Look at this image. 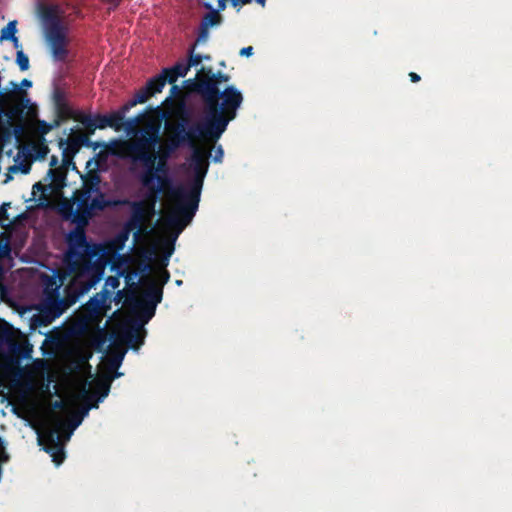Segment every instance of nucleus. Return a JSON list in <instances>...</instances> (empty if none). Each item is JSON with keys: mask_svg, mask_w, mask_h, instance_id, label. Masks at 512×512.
<instances>
[{"mask_svg": "<svg viewBox=\"0 0 512 512\" xmlns=\"http://www.w3.org/2000/svg\"><path fill=\"white\" fill-rule=\"evenodd\" d=\"M48 191H51V185L42 184L41 182H37L33 185V194L36 192H41L42 194H46Z\"/></svg>", "mask_w": 512, "mask_h": 512, "instance_id": "nucleus-49", "label": "nucleus"}, {"mask_svg": "<svg viewBox=\"0 0 512 512\" xmlns=\"http://www.w3.org/2000/svg\"><path fill=\"white\" fill-rule=\"evenodd\" d=\"M12 89L3 91V108L5 109V118L23 122L25 111L30 106V99L27 92L20 88L19 84L11 81Z\"/></svg>", "mask_w": 512, "mask_h": 512, "instance_id": "nucleus-10", "label": "nucleus"}, {"mask_svg": "<svg viewBox=\"0 0 512 512\" xmlns=\"http://www.w3.org/2000/svg\"><path fill=\"white\" fill-rule=\"evenodd\" d=\"M409 78H410L411 82H413V83H417L421 80V77L415 72H410Z\"/></svg>", "mask_w": 512, "mask_h": 512, "instance_id": "nucleus-57", "label": "nucleus"}, {"mask_svg": "<svg viewBox=\"0 0 512 512\" xmlns=\"http://www.w3.org/2000/svg\"><path fill=\"white\" fill-rule=\"evenodd\" d=\"M8 461V455L5 453L4 448L0 445V463Z\"/></svg>", "mask_w": 512, "mask_h": 512, "instance_id": "nucleus-58", "label": "nucleus"}, {"mask_svg": "<svg viewBox=\"0 0 512 512\" xmlns=\"http://www.w3.org/2000/svg\"><path fill=\"white\" fill-rule=\"evenodd\" d=\"M163 289L155 283H152L144 293L140 301L148 303L150 309L156 310V306L162 301Z\"/></svg>", "mask_w": 512, "mask_h": 512, "instance_id": "nucleus-21", "label": "nucleus"}, {"mask_svg": "<svg viewBox=\"0 0 512 512\" xmlns=\"http://www.w3.org/2000/svg\"><path fill=\"white\" fill-rule=\"evenodd\" d=\"M146 117L147 113L142 112L129 119H124L122 129L125 130L127 135L135 137L134 139H140L143 135H146L143 130H145L149 125H152L157 128L158 135L160 136V124L158 123L148 122L143 128H139V125L145 121Z\"/></svg>", "mask_w": 512, "mask_h": 512, "instance_id": "nucleus-14", "label": "nucleus"}, {"mask_svg": "<svg viewBox=\"0 0 512 512\" xmlns=\"http://www.w3.org/2000/svg\"><path fill=\"white\" fill-rule=\"evenodd\" d=\"M135 300V293L132 290L127 289L118 290L112 298V301L115 302L116 305L121 303L133 305Z\"/></svg>", "mask_w": 512, "mask_h": 512, "instance_id": "nucleus-28", "label": "nucleus"}, {"mask_svg": "<svg viewBox=\"0 0 512 512\" xmlns=\"http://www.w3.org/2000/svg\"><path fill=\"white\" fill-rule=\"evenodd\" d=\"M9 348L13 353H16V354L24 356V357H27L31 351V348H29L28 345L21 346L16 343L10 344Z\"/></svg>", "mask_w": 512, "mask_h": 512, "instance_id": "nucleus-46", "label": "nucleus"}, {"mask_svg": "<svg viewBox=\"0 0 512 512\" xmlns=\"http://www.w3.org/2000/svg\"><path fill=\"white\" fill-rule=\"evenodd\" d=\"M182 95V90L179 86L172 84L170 88V97H180Z\"/></svg>", "mask_w": 512, "mask_h": 512, "instance_id": "nucleus-54", "label": "nucleus"}, {"mask_svg": "<svg viewBox=\"0 0 512 512\" xmlns=\"http://www.w3.org/2000/svg\"><path fill=\"white\" fill-rule=\"evenodd\" d=\"M10 207L9 202H5L0 206V221L9 220L7 208Z\"/></svg>", "mask_w": 512, "mask_h": 512, "instance_id": "nucleus-52", "label": "nucleus"}, {"mask_svg": "<svg viewBox=\"0 0 512 512\" xmlns=\"http://www.w3.org/2000/svg\"><path fill=\"white\" fill-rule=\"evenodd\" d=\"M41 17L43 21L46 23V28L52 27L55 24H57L59 27H64L56 13V10L51 6L42 7Z\"/></svg>", "mask_w": 512, "mask_h": 512, "instance_id": "nucleus-26", "label": "nucleus"}, {"mask_svg": "<svg viewBox=\"0 0 512 512\" xmlns=\"http://www.w3.org/2000/svg\"><path fill=\"white\" fill-rule=\"evenodd\" d=\"M19 86H20V88H21V87L29 88V87H31V86H32V82H31L30 80H28V79H23V80L21 81V84H20Z\"/></svg>", "mask_w": 512, "mask_h": 512, "instance_id": "nucleus-60", "label": "nucleus"}, {"mask_svg": "<svg viewBox=\"0 0 512 512\" xmlns=\"http://www.w3.org/2000/svg\"><path fill=\"white\" fill-rule=\"evenodd\" d=\"M143 324L133 325L123 332V341L132 349H138L144 343Z\"/></svg>", "mask_w": 512, "mask_h": 512, "instance_id": "nucleus-19", "label": "nucleus"}, {"mask_svg": "<svg viewBox=\"0 0 512 512\" xmlns=\"http://www.w3.org/2000/svg\"><path fill=\"white\" fill-rule=\"evenodd\" d=\"M12 89L3 91V108L5 109V118L23 122L25 111L30 106V99L27 92L20 88L19 84L11 81Z\"/></svg>", "mask_w": 512, "mask_h": 512, "instance_id": "nucleus-9", "label": "nucleus"}, {"mask_svg": "<svg viewBox=\"0 0 512 512\" xmlns=\"http://www.w3.org/2000/svg\"><path fill=\"white\" fill-rule=\"evenodd\" d=\"M16 21H10L2 30H1V36L0 40H9L13 37H15V34L17 32L16 28Z\"/></svg>", "mask_w": 512, "mask_h": 512, "instance_id": "nucleus-40", "label": "nucleus"}, {"mask_svg": "<svg viewBox=\"0 0 512 512\" xmlns=\"http://www.w3.org/2000/svg\"><path fill=\"white\" fill-rule=\"evenodd\" d=\"M106 343V335L103 330H98L90 339L91 346L98 352H102L104 350V345Z\"/></svg>", "mask_w": 512, "mask_h": 512, "instance_id": "nucleus-35", "label": "nucleus"}, {"mask_svg": "<svg viewBox=\"0 0 512 512\" xmlns=\"http://www.w3.org/2000/svg\"><path fill=\"white\" fill-rule=\"evenodd\" d=\"M229 80H230L229 75L224 74L222 72H217V73H215L214 80L210 79V80L202 81L197 84V87L199 88V95L201 96L202 99H205V94L203 93V91H201V86L203 84L208 83L210 85H213L216 89H219V84L228 82Z\"/></svg>", "mask_w": 512, "mask_h": 512, "instance_id": "nucleus-30", "label": "nucleus"}, {"mask_svg": "<svg viewBox=\"0 0 512 512\" xmlns=\"http://www.w3.org/2000/svg\"><path fill=\"white\" fill-rule=\"evenodd\" d=\"M53 407L55 409H63L64 408V402L61 400H57L54 402Z\"/></svg>", "mask_w": 512, "mask_h": 512, "instance_id": "nucleus-61", "label": "nucleus"}, {"mask_svg": "<svg viewBox=\"0 0 512 512\" xmlns=\"http://www.w3.org/2000/svg\"><path fill=\"white\" fill-rule=\"evenodd\" d=\"M103 273H87L82 277L75 276L73 283L66 287V295L62 299H65L68 307L70 308L75 304L78 299L87 293L102 277Z\"/></svg>", "mask_w": 512, "mask_h": 512, "instance_id": "nucleus-12", "label": "nucleus"}, {"mask_svg": "<svg viewBox=\"0 0 512 512\" xmlns=\"http://www.w3.org/2000/svg\"><path fill=\"white\" fill-rule=\"evenodd\" d=\"M208 35H209V28H206L205 26L200 24L197 40L195 43L197 44L199 42H205L208 38Z\"/></svg>", "mask_w": 512, "mask_h": 512, "instance_id": "nucleus-48", "label": "nucleus"}, {"mask_svg": "<svg viewBox=\"0 0 512 512\" xmlns=\"http://www.w3.org/2000/svg\"><path fill=\"white\" fill-rule=\"evenodd\" d=\"M131 231L132 230H128L127 224L125 223L123 231H121L119 233V235L117 236V239H116V242L118 243V248H122L124 243L128 240L129 233Z\"/></svg>", "mask_w": 512, "mask_h": 512, "instance_id": "nucleus-47", "label": "nucleus"}, {"mask_svg": "<svg viewBox=\"0 0 512 512\" xmlns=\"http://www.w3.org/2000/svg\"><path fill=\"white\" fill-rule=\"evenodd\" d=\"M156 89V83L153 82L152 78H150L146 82L145 86H143L138 92H136L132 99L126 102L127 106L131 109L137 104L145 103L146 101H148L149 98H151L157 93H160V91H156Z\"/></svg>", "mask_w": 512, "mask_h": 512, "instance_id": "nucleus-18", "label": "nucleus"}, {"mask_svg": "<svg viewBox=\"0 0 512 512\" xmlns=\"http://www.w3.org/2000/svg\"><path fill=\"white\" fill-rule=\"evenodd\" d=\"M71 221L77 226L67 236L68 250L65 262L69 271L77 277L87 273H103L102 267L93 261L96 256V247L87 240L85 227L88 224H82L75 217H72Z\"/></svg>", "mask_w": 512, "mask_h": 512, "instance_id": "nucleus-4", "label": "nucleus"}, {"mask_svg": "<svg viewBox=\"0 0 512 512\" xmlns=\"http://www.w3.org/2000/svg\"><path fill=\"white\" fill-rule=\"evenodd\" d=\"M169 278H170L169 272L167 270H165L161 275V282L158 286H161L163 288V286L168 282Z\"/></svg>", "mask_w": 512, "mask_h": 512, "instance_id": "nucleus-55", "label": "nucleus"}, {"mask_svg": "<svg viewBox=\"0 0 512 512\" xmlns=\"http://www.w3.org/2000/svg\"><path fill=\"white\" fill-rule=\"evenodd\" d=\"M75 121L81 123L89 134H93L95 129H105L110 125L107 115L101 114H97L94 117L86 114L81 115L80 117H76Z\"/></svg>", "mask_w": 512, "mask_h": 512, "instance_id": "nucleus-16", "label": "nucleus"}, {"mask_svg": "<svg viewBox=\"0 0 512 512\" xmlns=\"http://www.w3.org/2000/svg\"><path fill=\"white\" fill-rule=\"evenodd\" d=\"M57 164H58V157L53 155L50 159V166L55 168Z\"/></svg>", "mask_w": 512, "mask_h": 512, "instance_id": "nucleus-62", "label": "nucleus"}, {"mask_svg": "<svg viewBox=\"0 0 512 512\" xmlns=\"http://www.w3.org/2000/svg\"><path fill=\"white\" fill-rule=\"evenodd\" d=\"M64 427V423L60 420L57 421L56 428L49 431L45 436L46 446L44 450L50 454L52 461L56 465H60L65 459L64 446L60 441V430Z\"/></svg>", "mask_w": 512, "mask_h": 512, "instance_id": "nucleus-13", "label": "nucleus"}, {"mask_svg": "<svg viewBox=\"0 0 512 512\" xmlns=\"http://www.w3.org/2000/svg\"><path fill=\"white\" fill-rule=\"evenodd\" d=\"M105 1L113 4L114 8H116L122 0H105Z\"/></svg>", "mask_w": 512, "mask_h": 512, "instance_id": "nucleus-64", "label": "nucleus"}, {"mask_svg": "<svg viewBox=\"0 0 512 512\" xmlns=\"http://www.w3.org/2000/svg\"><path fill=\"white\" fill-rule=\"evenodd\" d=\"M92 407L93 408H97L98 407L97 403H95L94 405H91V406L85 408L83 410L82 415H75V416L72 417V419L70 420V423H69V425H70V432H72L75 428H77L81 424L83 415L87 414L88 410L90 408H92Z\"/></svg>", "mask_w": 512, "mask_h": 512, "instance_id": "nucleus-45", "label": "nucleus"}, {"mask_svg": "<svg viewBox=\"0 0 512 512\" xmlns=\"http://www.w3.org/2000/svg\"><path fill=\"white\" fill-rule=\"evenodd\" d=\"M68 140L74 144H77V147L80 149L81 146H91L92 145V142L90 141V138H89V133L88 134H79V135H76L72 138H68Z\"/></svg>", "mask_w": 512, "mask_h": 512, "instance_id": "nucleus-42", "label": "nucleus"}, {"mask_svg": "<svg viewBox=\"0 0 512 512\" xmlns=\"http://www.w3.org/2000/svg\"><path fill=\"white\" fill-rule=\"evenodd\" d=\"M215 73L213 72V69L211 67H201L196 74L195 79H189L187 80L188 88L191 92L199 94V88L197 87V84L206 81V80H214Z\"/></svg>", "mask_w": 512, "mask_h": 512, "instance_id": "nucleus-23", "label": "nucleus"}, {"mask_svg": "<svg viewBox=\"0 0 512 512\" xmlns=\"http://www.w3.org/2000/svg\"><path fill=\"white\" fill-rule=\"evenodd\" d=\"M129 110L130 108L125 103L117 111L107 115L108 121L110 122L109 127L113 128L115 131H120L123 128L124 119Z\"/></svg>", "mask_w": 512, "mask_h": 512, "instance_id": "nucleus-24", "label": "nucleus"}, {"mask_svg": "<svg viewBox=\"0 0 512 512\" xmlns=\"http://www.w3.org/2000/svg\"><path fill=\"white\" fill-rule=\"evenodd\" d=\"M252 0H231L232 5L235 7L237 5H246L249 4Z\"/></svg>", "mask_w": 512, "mask_h": 512, "instance_id": "nucleus-59", "label": "nucleus"}, {"mask_svg": "<svg viewBox=\"0 0 512 512\" xmlns=\"http://www.w3.org/2000/svg\"><path fill=\"white\" fill-rule=\"evenodd\" d=\"M119 273H123L121 277L125 279L126 285L129 287L128 290H132L135 293V289L137 288V284L135 279L137 277V272L128 267L119 268Z\"/></svg>", "mask_w": 512, "mask_h": 512, "instance_id": "nucleus-31", "label": "nucleus"}, {"mask_svg": "<svg viewBox=\"0 0 512 512\" xmlns=\"http://www.w3.org/2000/svg\"><path fill=\"white\" fill-rule=\"evenodd\" d=\"M100 182L101 178L97 172H88L85 178L83 179L82 188L88 190V192L92 194H95V196L104 194L100 190Z\"/></svg>", "mask_w": 512, "mask_h": 512, "instance_id": "nucleus-25", "label": "nucleus"}, {"mask_svg": "<svg viewBox=\"0 0 512 512\" xmlns=\"http://www.w3.org/2000/svg\"><path fill=\"white\" fill-rule=\"evenodd\" d=\"M68 308L69 307L65 302V299L51 297L43 305L41 309V317L45 318L46 322L49 323L60 317Z\"/></svg>", "mask_w": 512, "mask_h": 512, "instance_id": "nucleus-15", "label": "nucleus"}, {"mask_svg": "<svg viewBox=\"0 0 512 512\" xmlns=\"http://www.w3.org/2000/svg\"><path fill=\"white\" fill-rule=\"evenodd\" d=\"M158 195L149 192L147 200L142 201H118L119 204L129 205L131 207V215L126 222L128 230H135L134 239L138 241L141 235L147 233V222L153 217L155 213V204Z\"/></svg>", "mask_w": 512, "mask_h": 512, "instance_id": "nucleus-7", "label": "nucleus"}, {"mask_svg": "<svg viewBox=\"0 0 512 512\" xmlns=\"http://www.w3.org/2000/svg\"><path fill=\"white\" fill-rule=\"evenodd\" d=\"M92 193L88 192L81 187L74 192V199L77 203V208L73 212L72 204L64 206V212L67 211L69 215L77 218L82 224H89V220L95 215L97 211H103L108 207L118 205V200H110L105 197V194L96 195L92 197Z\"/></svg>", "mask_w": 512, "mask_h": 512, "instance_id": "nucleus-6", "label": "nucleus"}, {"mask_svg": "<svg viewBox=\"0 0 512 512\" xmlns=\"http://www.w3.org/2000/svg\"><path fill=\"white\" fill-rule=\"evenodd\" d=\"M67 168L65 166L50 168L47 176L50 178L51 191L62 189L65 186L67 177Z\"/></svg>", "mask_w": 512, "mask_h": 512, "instance_id": "nucleus-20", "label": "nucleus"}, {"mask_svg": "<svg viewBox=\"0 0 512 512\" xmlns=\"http://www.w3.org/2000/svg\"><path fill=\"white\" fill-rule=\"evenodd\" d=\"M153 82L156 83V91H162L166 83L174 84L178 77L173 72H165V68L161 71L160 74L152 77Z\"/></svg>", "mask_w": 512, "mask_h": 512, "instance_id": "nucleus-27", "label": "nucleus"}, {"mask_svg": "<svg viewBox=\"0 0 512 512\" xmlns=\"http://www.w3.org/2000/svg\"><path fill=\"white\" fill-rule=\"evenodd\" d=\"M30 170V166L28 164H22V165H12L8 168L9 173H17L18 171H21L24 174H27Z\"/></svg>", "mask_w": 512, "mask_h": 512, "instance_id": "nucleus-50", "label": "nucleus"}, {"mask_svg": "<svg viewBox=\"0 0 512 512\" xmlns=\"http://www.w3.org/2000/svg\"><path fill=\"white\" fill-rule=\"evenodd\" d=\"M222 18L218 11L212 10L205 14V16L201 20V25L205 26L206 28H210L212 26H215L221 22Z\"/></svg>", "mask_w": 512, "mask_h": 512, "instance_id": "nucleus-34", "label": "nucleus"}, {"mask_svg": "<svg viewBox=\"0 0 512 512\" xmlns=\"http://www.w3.org/2000/svg\"><path fill=\"white\" fill-rule=\"evenodd\" d=\"M54 100H55L56 107L59 104L65 103L64 95H63V93L60 90H56L54 92Z\"/></svg>", "mask_w": 512, "mask_h": 512, "instance_id": "nucleus-53", "label": "nucleus"}, {"mask_svg": "<svg viewBox=\"0 0 512 512\" xmlns=\"http://www.w3.org/2000/svg\"><path fill=\"white\" fill-rule=\"evenodd\" d=\"M16 120H10L6 118L5 124L0 125V150L4 151L5 144L10 141L12 135L19 137L24 130L21 122L17 125H14Z\"/></svg>", "mask_w": 512, "mask_h": 512, "instance_id": "nucleus-17", "label": "nucleus"}, {"mask_svg": "<svg viewBox=\"0 0 512 512\" xmlns=\"http://www.w3.org/2000/svg\"><path fill=\"white\" fill-rule=\"evenodd\" d=\"M11 255V246L8 235L0 233V259L9 258Z\"/></svg>", "mask_w": 512, "mask_h": 512, "instance_id": "nucleus-37", "label": "nucleus"}, {"mask_svg": "<svg viewBox=\"0 0 512 512\" xmlns=\"http://www.w3.org/2000/svg\"><path fill=\"white\" fill-rule=\"evenodd\" d=\"M112 378L98 379L95 381L94 390L99 400L106 398L110 391Z\"/></svg>", "mask_w": 512, "mask_h": 512, "instance_id": "nucleus-29", "label": "nucleus"}, {"mask_svg": "<svg viewBox=\"0 0 512 512\" xmlns=\"http://www.w3.org/2000/svg\"><path fill=\"white\" fill-rule=\"evenodd\" d=\"M46 41L52 58L58 62H65L69 55V39L65 27L57 24L46 28Z\"/></svg>", "mask_w": 512, "mask_h": 512, "instance_id": "nucleus-11", "label": "nucleus"}, {"mask_svg": "<svg viewBox=\"0 0 512 512\" xmlns=\"http://www.w3.org/2000/svg\"><path fill=\"white\" fill-rule=\"evenodd\" d=\"M112 354H113V357L111 359V367L113 369H117L122 363V360L125 355V350H122L120 348H115L113 350Z\"/></svg>", "mask_w": 512, "mask_h": 512, "instance_id": "nucleus-44", "label": "nucleus"}, {"mask_svg": "<svg viewBox=\"0 0 512 512\" xmlns=\"http://www.w3.org/2000/svg\"><path fill=\"white\" fill-rule=\"evenodd\" d=\"M16 63L18 64L21 71H26L29 69V58L23 52V50H18L16 53Z\"/></svg>", "mask_w": 512, "mask_h": 512, "instance_id": "nucleus-43", "label": "nucleus"}, {"mask_svg": "<svg viewBox=\"0 0 512 512\" xmlns=\"http://www.w3.org/2000/svg\"><path fill=\"white\" fill-rule=\"evenodd\" d=\"M205 94L203 118L196 122L195 128L204 136V140L217 142L226 131L230 121L237 116V110L243 102L242 93L234 86L223 91L205 83L201 86Z\"/></svg>", "mask_w": 512, "mask_h": 512, "instance_id": "nucleus-3", "label": "nucleus"}, {"mask_svg": "<svg viewBox=\"0 0 512 512\" xmlns=\"http://www.w3.org/2000/svg\"><path fill=\"white\" fill-rule=\"evenodd\" d=\"M253 53V47L252 46H248V47H244L240 50V55L241 56H250L252 55Z\"/></svg>", "mask_w": 512, "mask_h": 512, "instance_id": "nucleus-56", "label": "nucleus"}, {"mask_svg": "<svg viewBox=\"0 0 512 512\" xmlns=\"http://www.w3.org/2000/svg\"><path fill=\"white\" fill-rule=\"evenodd\" d=\"M111 291L103 289L101 292L95 294L89 301L83 305L81 310V319L76 324L78 333H84L89 324H98L102 321L103 317L111 309Z\"/></svg>", "mask_w": 512, "mask_h": 512, "instance_id": "nucleus-8", "label": "nucleus"}, {"mask_svg": "<svg viewBox=\"0 0 512 512\" xmlns=\"http://www.w3.org/2000/svg\"><path fill=\"white\" fill-rule=\"evenodd\" d=\"M143 131L146 135L140 139L120 141L117 154L130 159L135 164H143L146 170L141 175L142 185L151 194L159 195L171 185L167 161L158 158L155 150L161 140L157 128L149 125Z\"/></svg>", "mask_w": 512, "mask_h": 512, "instance_id": "nucleus-1", "label": "nucleus"}, {"mask_svg": "<svg viewBox=\"0 0 512 512\" xmlns=\"http://www.w3.org/2000/svg\"><path fill=\"white\" fill-rule=\"evenodd\" d=\"M189 70L190 67L184 60L178 61L172 67L165 68V72H173L178 78L186 76Z\"/></svg>", "mask_w": 512, "mask_h": 512, "instance_id": "nucleus-36", "label": "nucleus"}, {"mask_svg": "<svg viewBox=\"0 0 512 512\" xmlns=\"http://www.w3.org/2000/svg\"><path fill=\"white\" fill-rule=\"evenodd\" d=\"M203 141L206 142V144H207L206 148H209L210 146H213V148H212V150H214V155L212 156L213 162L221 163L222 160H223V157H224L223 147L221 145H215L216 142L212 143L209 140H203Z\"/></svg>", "mask_w": 512, "mask_h": 512, "instance_id": "nucleus-39", "label": "nucleus"}, {"mask_svg": "<svg viewBox=\"0 0 512 512\" xmlns=\"http://www.w3.org/2000/svg\"><path fill=\"white\" fill-rule=\"evenodd\" d=\"M59 146H60V148L65 146L63 148V151H62V164H63V166L69 167L70 165H74L73 157L80 150L77 147V144H74V143L70 142L68 139L65 140V139L61 138L59 140Z\"/></svg>", "mask_w": 512, "mask_h": 512, "instance_id": "nucleus-22", "label": "nucleus"}, {"mask_svg": "<svg viewBox=\"0 0 512 512\" xmlns=\"http://www.w3.org/2000/svg\"><path fill=\"white\" fill-rule=\"evenodd\" d=\"M123 273H119V270H117V274L114 276H108L105 279V284L103 289H108L113 292V290L117 289L120 286V278Z\"/></svg>", "mask_w": 512, "mask_h": 512, "instance_id": "nucleus-41", "label": "nucleus"}, {"mask_svg": "<svg viewBox=\"0 0 512 512\" xmlns=\"http://www.w3.org/2000/svg\"><path fill=\"white\" fill-rule=\"evenodd\" d=\"M134 307L139 309L142 317H143V323L148 322L155 314V310L150 309V306L148 303H145L143 301H139L137 298L133 304Z\"/></svg>", "mask_w": 512, "mask_h": 512, "instance_id": "nucleus-33", "label": "nucleus"}, {"mask_svg": "<svg viewBox=\"0 0 512 512\" xmlns=\"http://www.w3.org/2000/svg\"><path fill=\"white\" fill-rule=\"evenodd\" d=\"M10 40L13 42V45H14V47L16 49H18L21 46L20 43H19V40H18V38L16 36L11 38Z\"/></svg>", "mask_w": 512, "mask_h": 512, "instance_id": "nucleus-63", "label": "nucleus"}, {"mask_svg": "<svg viewBox=\"0 0 512 512\" xmlns=\"http://www.w3.org/2000/svg\"><path fill=\"white\" fill-rule=\"evenodd\" d=\"M52 128H53V125L50 123H47L46 121L38 122V130L42 135L49 133L52 130Z\"/></svg>", "mask_w": 512, "mask_h": 512, "instance_id": "nucleus-51", "label": "nucleus"}, {"mask_svg": "<svg viewBox=\"0 0 512 512\" xmlns=\"http://www.w3.org/2000/svg\"><path fill=\"white\" fill-rule=\"evenodd\" d=\"M196 43H194L188 50V67H196L203 61L202 54H196L195 51Z\"/></svg>", "mask_w": 512, "mask_h": 512, "instance_id": "nucleus-38", "label": "nucleus"}, {"mask_svg": "<svg viewBox=\"0 0 512 512\" xmlns=\"http://www.w3.org/2000/svg\"><path fill=\"white\" fill-rule=\"evenodd\" d=\"M195 142L191 148L190 169L193 178L186 187L179 186L173 191L176 204L172 213L167 217L168 226L176 228V236L192 221L195 216L199 202L204 179L209 169V158L212 156V148H203Z\"/></svg>", "mask_w": 512, "mask_h": 512, "instance_id": "nucleus-2", "label": "nucleus"}, {"mask_svg": "<svg viewBox=\"0 0 512 512\" xmlns=\"http://www.w3.org/2000/svg\"><path fill=\"white\" fill-rule=\"evenodd\" d=\"M167 143L161 147L158 152V158L166 160L171 153L183 146H193L195 142L204 140L203 134L195 128V124H190V117L185 109L177 113V119L174 122L166 123Z\"/></svg>", "mask_w": 512, "mask_h": 512, "instance_id": "nucleus-5", "label": "nucleus"}, {"mask_svg": "<svg viewBox=\"0 0 512 512\" xmlns=\"http://www.w3.org/2000/svg\"><path fill=\"white\" fill-rule=\"evenodd\" d=\"M56 108H57L58 116L62 120H66V119H73V120H75L76 117H80L81 115H85L82 112H74L69 107V105L66 102L62 103V104H59Z\"/></svg>", "mask_w": 512, "mask_h": 512, "instance_id": "nucleus-32", "label": "nucleus"}]
</instances>
